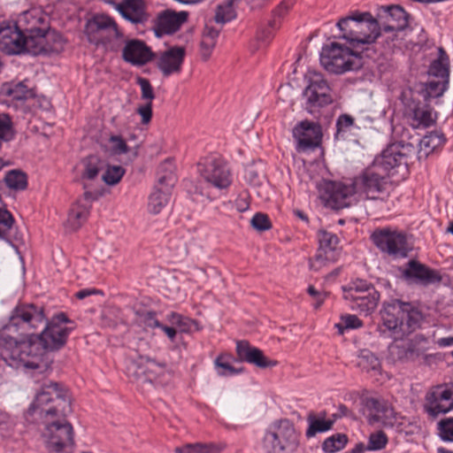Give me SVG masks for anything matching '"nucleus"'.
I'll use <instances>...</instances> for the list:
<instances>
[{"instance_id": "f257e3e1", "label": "nucleus", "mask_w": 453, "mask_h": 453, "mask_svg": "<svg viewBox=\"0 0 453 453\" xmlns=\"http://www.w3.org/2000/svg\"><path fill=\"white\" fill-rule=\"evenodd\" d=\"M72 411L68 390L58 382L44 381L26 412V418L44 426L42 437L49 453L73 452L74 430L66 419Z\"/></svg>"}, {"instance_id": "f03ea898", "label": "nucleus", "mask_w": 453, "mask_h": 453, "mask_svg": "<svg viewBox=\"0 0 453 453\" xmlns=\"http://www.w3.org/2000/svg\"><path fill=\"white\" fill-rule=\"evenodd\" d=\"M45 320L44 309L33 303L18 304L12 311L8 327L14 328L21 335H29L28 342L18 344L17 341L5 334L0 335V366H23L37 370L46 368L43 357L49 350L36 334L30 330L41 326Z\"/></svg>"}, {"instance_id": "7ed1b4c3", "label": "nucleus", "mask_w": 453, "mask_h": 453, "mask_svg": "<svg viewBox=\"0 0 453 453\" xmlns=\"http://www.w3.org/2000/svg\"><path fill=\"white\" fill-rule=\"evenodd\" d=\"M378 285L388 296L382 303L378 330L394 341L403 340L421 326L424 314L417 303L395 297V291L388 280L380 279Z\"/></svg>"}, {"instance_id": "20e7f679", "label": "nucleus", "mask_w": 453, "mask_h": 453, "mask_svg": "<svg viewBox=\"0 0 453 453\" xmlns=\"http://www.w3.org/2000/svg\"><path fill=\"white\" fill-rule=\"evenodd\" d=\"M339 38L358 50L371 51V45L380 35V27L369 12H353L349 16L341 18L337 23Z\"/></svg>"}, {"instance_id": "39448f33", "label": "nucleus", "mask_w": 453, "mask_h": 453, "mask_svg": "<svg viewBox=\"0 0 453 453\" xmlns=\"http://www.w3.org/2000/svg\"><path fill=\"white\" fill-rule=\"evenodd\" d=\"M364 58H372L368 48L366 50H358L338 42H331L322 48L320 63L327 72L342 74L362 68Z\"/></svg>"}, {"instance_id": "423d86ee", "label": "nucleus", "mask_w": 453, "mask_h": 453, "mask_svg": "<svg viewBox=\"0 0 453 453\" xmlns=\"http://www.w3.org/2000/svg\"><path fill=\"white\" fill-rule=\"evenodd\" d=\"M84 35L89 43L112 52L117 51L119 47L115 41L124 36L111 17L100 13L93 14L87 19Z\"/></svg>"}, {"instance_id": "0eeeda50", "label": "nucleus", "mask_w": 453, "mask_h": 453, "mask_svg": "<svg viewBox=\"0 0 453 453\" xmlns=\"http://www.w3.org/2000/svg\"><path fill=\"white\" fill-rule=\"evenodd\" d=\"M299 442L300 434L288 418L273 422L263 438L264 447L268 453H294Z\"/></svg>"}, {"instance_id": "6e6552de", "label": "nucleus", "mask_w": 453, "mask_h": 453, "mask_svg": "<svg viewBox=\"0 0 453 453\" xmlns=\"http://www.w3.org/2000/svg\"><path fill=\"white\" fill-rule=\"evenodd\" d=\"M357 195L365 196L367 199L376 200L388 195L391 187L388 173L372 164L352 179Z\"/></svg>"}, {"instance_id": "1a4fd4ad", "label": "nucleus", "mask_w": 453, "mask_h": 453, "mask_svg": "<svg viewBox=\"0 0 453 453\" xmlns=\"http://www.w3.org/2000/svg\"><path fill=\"white\" fill-rule=\"evenodd\" d=\"M42 326L44 328L40 334H35L36 339L42 341L49 350L62 349L69 334L76 327L74 321L69 319L64 312L54 315L50 321L45 319Z\"/></svg>"}, {"instance_id": "9d476101", "label": "nucleus", "mask_w": 453, "mask_h": 453, "mask_svg": "<svg viewBox=\"0 0 453 453\" xmlns=\"http://www.w3.org/2000/svg\"><path fill=\"white\" fill-rule=\"evenodd\" d=\"M173 170V162L170 158L159 165L157 184L149 197L148 210L150 213L158 214L168 203L172 188L177 180Z\"/></svg>"}, {"instance_id": "9b49d317", "label": "nucleus", "mask_w": 453, "mask_h": 453, "mask_svg": "<svg viewBox=\"0 0 453 453\" xmlns=\"http://www.w3.org/2000/svg\"><path fill=\"white\" fill-rule=\"evenodd\" d=\"M371 240L381 253L394 258L407 257L411 250L406 234L389 227L376 228Z\"/></svg>"}, {"instance_id": "f8f14e48", "label": "nucleus", "mask_w": 453, "mask_h": 453, "mask_svg": "<svg viewBox=\"0 0 453 453\" xmlns=\"http://www.w3.org/2000/svg\"><path fill=\"white\" fill-rule=\"evenodd\" d=\"M415 152V148L411 143L395 142L388 145L382 150L379 157H376L372 162L381 172L394 174L398 169L407 171L408 160L410 155Z\"/></svg>"}, {"instance_id": "ddd939ff", "label": "nucleus", "mask_w": 453, "mask_h": 453, "mask_svg": "<svg viewBox=\"0 0 453 453\" xmlns=\"http://www.w3.org/2000/svg\"><path fill=\"white\" fill-rule=\"evenodd\" d=\"M200 177L208 187L225 190L232 184V173L226 163L220 157L211 156L199 162Z\"/></svg>"}, {"instance_id": "4468645a", "label": "nucleus", "mask_w": 453, "mask_h": 453, "mask_svg": "<svg viewBox=\"0 0 453 453\" xmlns=\"http://www.w3.org/2000/svg\"><path fill=\"white\" fill-rule=\"evenodd\" d=\"M28 37V53L34 56L61 52L65 45L63 35L46 25L42 29L32 32Z\"/></svg>"}, {"instance_id": "2eb2a0df", "label": "nucleus", "mask_w": 453, "mask_h": 453, "mask_svg": "<svg viewBox=\"0 0 453 453\" xmlns=\"http://www.w3.org/2000/svg\"><path fill=\"white\" fill-rule=\"evenodd\" d=\"M400 279L408 285L428 287L438 284L442 276L438 270L433 269L417 259L409 260L404 265L399 266Z\"/></svg>"}, {"instance_id": "dca6fc26", "label": "nucleus", "mask_w": 453, "mask_h": 453, "mask_svg": "<svg viewBox=\"0 0 453 453\" xmlns=\"http://www.w3.org/2000/svg\"><path fill=\"white\" fill-rule=\"evenodd\" d=\"M28 37L15 21L0 22V50L7 55L28 53Z\"/></svg>"}, {"instance_id": "f3484780", "label": "nucleus", "mask_w": 453, "mask_h": 453, "mask_svg": "<svg viewBox=\"0 0 453 453\" xmlns=\"http://www.w3.org/2000/svg\"><path fill=\"white\" fill-rule=\"evenodd\" d=\"M331 88L319 73H311L309 84L303 91V96L306 98V109L311 113L315 108L324 107L333 103V97L330 94Z\"/></svg>"}, {"instance_id": "a211bd4d", "label": "nucleus", "mask_w": 453, "mask_h": 453, "mask_svg": "<svg viewBox=\"0 0 453 453\" xmlns=\"http://www.w3.org/2000/svg\"><path fill=\"white\" fill-rule=\"evenodd\" d=\"M356 194L352 181L349 185L337 181H326L321 190V198L327 206L340 210L349 207L353 201V196Z\"/></svg>"}, {"instance_id": "6ab92c4d", "label": "nucleus", "mask_w": 453, "mask_h": 453, "mask_svg": "<svg viewBox=\"0 0 453 453\" xmlns=\"http://www.w3.org/2000/svg\"><path fill=\"white\" fill-rule=\"evenodd\" d=\"M425 411L432 418L453 409V390L447 386H437L426 395Z\"/></svg>"}, {"instance_id": "aec40b11", "label": "nucleus", "mask_w": 453, "mask_h": 453, "mask_svg": "<svg viewBox=\"0 0 453 453\" xmlns=\"http://www.w3.org/2000/svg\"><path fill=\"white\" fill-rule=\"evenodd\" d=\"M293 137L297 141L298 150H314L321 142V126L310 120L301 121L293 128Z\"/></svg>"}, {"instance_id": "412c9836", "label": "nucleus", "mask_w": 453, "mask_h": 453, "mask_svg": "<svg viewBox=\"0 0 453 453\" xmlns=\"http://www.w3.org/2000/svg\"><path fill=\"white\" fill-rule=\"evenodd\" d=\"M319 249L314 256L311 267L319 270L327 262H334L336 259V250L339 238L335 234L326 230L318 232Z\"/></svg>"}, {"instance_id": "4be33fe9", "label": "nucleus", "mask_w": 453, "mask_h": 453, "mask_svg": "<svg viewBox=\"0 0 453 453\" xmlns=\"http://www.w3.org/2000/svg\"><path fill=\"white\" fill-rule=\"evenodd\" d=\"M154 53L145 42L139 39L127 40L122 50V58L133 65L142 66L152 60Z\"/></svg>"}, {"instance_id": "5701e85b", "label": "nucleus", "mask_w": 453, "mask_h": 453, "mask_svg": "<svg viewBox=\"0 0 453 453\" xmlns=\"http://www.w3.org/2000/svg\"><path fill=\"white\" fill-rule=\"evenodd\" d=\"M185 54V49L179 46L171 47L160 54L157 60V67L164 77L180 73Z\"/></svg>"}, {"instance_id": "b1692460", "label": "nucleus", "mask_w": 453, "mask_h": 453, "mask_svg": "<svg viewBox=\"0 0 453 453\" xmlns=\"http://www.w3.org/2000/svg\"><path fill=\"white\" fill-rule=\"evenodd\" d=\"M236 355L238 361L246 362L259 368L272 367L276 365V362L269 360L261 349L245 340L236 342Z\"/></svg>"}, {"instance_id": "393cba45", "label": "nucleus", "mask_w": 453, "mask_h": 453, "mask_svg": "<svg viewBox=\"0 0 453 453\" xmlns=\"http://www.w3.org/2000/svg\"><path fill=\"white\" fill-rule=\"evenodd\" d=\"M188 12H174L165 11L160 13L155 24V34L157 36L163 35H171L175 33L180 26L187 20Z\"/></svg>"}, {"instance_id": "a878e982", "label": "nucleus", "mask_w": 453, "mask_h": 453, "mask_svg": "<svg viewBox=\"0 0 453 453\" xmlns=\"http://www.w3.org/2000/svg\"><path fill=\"white\" fill-rule=\"evenodd\" d=\"M386 15L387 24L383 26L385 32L403 31L408 27L410 15L400 5L381 6Z\"/></svg>"}, {"instance_id": "bb28decb", "label": "nucleus", "mask_w": 453, "mask_h": 453, "mask_svg": "<svg viewBox=\"0 0 453 453\" xmlns=\"http://www.w3.org/2000/svg\"><path fill=\"white\" fill-rule=\"evenodd\" d=\"M380 297V295L377 289L370 288L369 292L358 296L352 295L347 300L349 302V305L352 311L368 316L376 309Z\"/></svg>"}, {"instance_id": "cd10ccee", "label": "nucleus", "mask_w": 453, "mask_h": 453, "mask_svg": "<svg viewBox=\"0 0 453 453\" xmlns=\"http://www.w3.org/2000/svg\"><path fill=\"white\" fill-rule=\"evenodd\" d=\"M16 22L26 33L27 37L32 35V32L41 30L47 25L42 12L36 8L23 12Z\"/></svg>"}, {"instance_id": "c85d7f7f", "label": "nucleus", "mask_w": 453, "mask_h": 453, "mask_svg": "<svg viewBox=\"0 0 453 453\" xmlns=\"http://www.w3.org/2000/svg\"><path fill=\"white\" fill-rule=\"evenodd\" d=\"M307 422L308 427L305 435L307 438H311L317 434L325 433L332 429L334 419H326L325 412H320L318 415L310 413L307 417Z\"/></svg>"}, {"instance_id": "c756f323", "label": "nucleus", "mask_w": 453, "mask_h": 453, "mask_svg": "<svg viewBox=\"0 0 453 453\" xmlns=\"http://www.w3.org/2000/svg\"><path fill=\"white\" fill-rule=\"evenodd\" d=\"M445 142L446 138L442 132L435 130L428 133L419 142L418 159L426 157L437 148L442 146Z\"/></svg>"}, {"instance_id": "7c9ffc66", "label": "nucleus", "mask_w": 453, "mask_h": 453, "mask_svg": "<svg viewBox=\"0 0 453 453\" xmlns=\"http://www.w3.org/2000/svg\"><path fill=\"white\" fill-rule=\"evenodd\" d=\"M91 204L83 203L78 200L73 204L68 214V224L73 230H77L88 219L90 213Z\"/></svg>"}, {"instance_id": "2f4dec72", "label": "nucleus", "mask_w": 453, "mask_h": 453, "mask_svg": "<svg viewBox=\"0 0 453 453\" xmlns=\"http://www.w3.org/2000/svg\"><path fill=\"white\" fill-rule=\"evenodd\" d=\"M236 360L230 354H220L214 360L215 369L219 376H233L242 373L243 368H235L232 365V362Z\"/></svg>"}, {"instance_id": "473e14b6", "label": "nucleus", "mask_w": 453, "mask_h": 453, "mask_svg": "<svg viewBox=\"0 0 453 453\" xmlns=\"http://www.w3.org/2000/svg\"><path fill=\"white\" fill-rule=\"evenodd\" d=\"M242 0H226L219 4L216 10L214 19L217 23L225 24L236 18L235 7Z\"/></svg>"}, {"instance_id": "72a5a7b5", "label": "nucleus", "mask_w": 453, "mask_h": 453, "mask_svg": "<svg viewBox=\"0 0 453 453\" xmlns=\"http://www.w3.org/2000/svg\"><path fill=\"white\" fill-rule=\"evenodd\" d=\"M5 186L12 190H25L27 187V175L21 170L8 171L4 178Z\"/></svg>"}, {"instance_id": "f704fd0d", "label": "nucleus", "mask_w": 453, "mask_h": 453, "mask_svg": "<svg viewBox=\"0 0 453 453\" xmlns=\"http://www.w3.org/2000/svg\"><path fill=\"white\" fill-rule=\"evenodd\" d=\"M104 167V162L98 156H88L84 161V170L81 174L82 180H95Z\"/></svg>"}, {"instance_id": "c9c22d12", "label": "nucleus", "mask_w": 453, "mask_h": 453, "mask_svg": "<svg viewBox=\"0 0 453 453\" xmlns=\"http://www.w3.org/2000/svg\"><path fill=\"white\" fill-rule=\"evenodd\" d=\"M335 127L334 139L346 140L349 133L356 127L355 119L349 114L342 113L337 118Z\"/></svg>"}, {"instance_id": "e433bc0d", "label": "nucleus", "mask_w": 453, "mask_h": 453, "mask_svg": "<svg viewBox=\"0 0 453 453\" xmlns=\"http://www.w3.org/2000/svg\"><path fill=\"white\" fill-rule=\"evenodd\" d=\"M348 436L345 434H334L323 441L321 448L325 453H336L343 449L348 443Z\"/></svg>"}, {"instance_id": "4c0bfd02", "label": "nucleus", "mask_w": 453, "mask_h": 453, "mask_svg": "<svg viewBox=\"0 0 453 453\" xmlns=\"http://www.w3.org/2000/svg\"><path fill=\"white\" fill-rule=\"evenodd\" d=\"M361 402L365 410L369 412V422L373 423L375 415L380 414L383 410L388 401L383 398H377L372 396H364Z\"/></svg>"}, {"instance_id": "58836bf2", "label": "nucleus", "mask_w": 453, "mask_h": 453, "mask_svg": "<svg viewBox=\"0 0 453 453\" xmlns=\"http://www.w3.org/2000/svg\"><path fill=\"white\" fill-rule=\"evenodd\" d=\"M218 447L213 443H187L174 449L175 453H219Z\"/></svg>"}, {"instance_id": "ea45409f", "label": "nucleus", "mask_w": 453, "mask_h": 453, "mask_svg": "<svg viewBox=\"0 0 453 453\" xmlns=\"http://www.w3.org/2000/svg\"><path fill=\"white\" fill-rule=\"evenodd\" d=\"M6 94L16 101H25L35 96L33 90L28 88L25 81L9 85Z\"/></svg>"}, {"instance_id": "a19ab883", "label": "nucleus", "mask_w": 453, "mask_h": 453, "mask_svg": "<svg viewBox=\"0 0 453 453\" xmlns=\"http://www.w3.org/2000/svg\"><path fill=\"white\" fill-rule=\"evenodd\" d=\"M357 365L363 371L377 370L380 366L379 358L370 350L363 349L357 357Z\"/></svg>"}, {"instance_id": "79ce46f5", "label": "nucleus", "mask_w": 453, "mask_h": 453, "mask_svg": "<svg viewBox=\"0 0 453 453\" xmlns=\"http://www.w3.org/2000/svg\"><path fill=\"white\" fill-rule=\"evenodd\" d=\"M14 222L12 214L7 209L0 208V240L10 242V231Z\"/></svg>"}, {"instance_id": "37998d69", "label": "nucleus", "mask_w": 453, "mask_h": 453, "mask_svg": "<svg viewBox=\"0 0 453 453\" xmlns=\"http://www.w3.org/2000/svg\"><path fill=\"white\" fill-rule=\"evenodd\" d=\"M370 288L376 289L374 286L369 283L367 280L362 279H356L355 280H352L349 283L348 290L344 288V298L347 300L349 299L352 295L358 296L365 294L370 291Z\"/></svg>"}, {"instance_id": "c03bdc74", "label": "nucleus", "mask_w": 453, "mask_h": 453, "mask_svg": "<svg viewBox=\"0 0 453 453\" xmlns=\"http://www.w3.org/2000/svg\"><path fill=\"white\" fill-rule=\"evenodd\" d=\"M396 413L388 402L380 414L375 415L373 423H380L385 427H393L396 423Z\"/></svg>"}, {"instance_id": "a18cd8bd", "label": "nucleus", "mask_w": 453, "mask_h": 453, "mask_svg": "<svg viewBox=\"0 0 453 453\" xmlns=\"http://www.w3.org/2000/svg\"><path fill=\"white\" fill-rule=\"evenodd\" d=\"M14 133L12 123L8 114H0V148L4 142H9L13 139Z\"/></svg>"}, {"instance_id": "49530a36", "label": "nucleus", "mask_w": 453, "mask_h": 453, "mask_svg": "<svg viewBox=\"0 0 453 453\" xmlns=\"http://www.w3.org/2000/svg\"><path fill=\"white\" fill-rule=\"evenodd\" d=\"M135 315L140 324L148 328H157L161 323L157 319V312L154 311H136Z\"/></svg>"}, {"instance_id": "de8ad7c7", "label": "nucleus", "mask_w": 453, "mask_h": 453, "mask_svg": "<svg viewBox=\"0 0 453 453\" xmlns=\"http://www.w3.org/2000/svg\"><path fill=\"white\" fill-rule=\"evenodd\" d=\"M388 441L387 434L383 431H378L370 434L365 449L367 450H380L387 446Z\"/></svg>"}, {"instance_id": "09e8293b", "label": "nucleus", "mask_w": 453, "mask_h": 453, "mask_svg": "<svg viewBox=\"0 0 453 453\" xmlns=\"http://www.w3.org/2000/svg\"><path fill=\"white\" fill-rule=\"evenodd\" d=\"M125 174V169L119 165L108 166L102 179L107 185H116Z\"/></svg>"}, {"instance_id": "8fccbe9b", "label": "nucleus", "mask_w": 453, "mask_h": 453, "mask_svg": "<svg viewBox=\"0 0 453 453\" xmlns=\"http://www.w3.org/2000/svg\"><path fill=\"white\" fill-rule=\"evenodd\" d=\"M294 0H283L278 7L273 11V19L269 21V25L273 28L280 27V19H282L289 9L293 6Z\"/></svg>"}, {"instance_id": "3c124183", "label": "nucleus", "mask_w": 453, "mask_h": 453, "mask_svg": "<svg viewBox=\"0 0 453 453\" xmlns=\"http://www.w3.org/2000/svg\"><path fill=\"white\" fill-rule=\"evenodd\" d=\"M136 84L141 88V98L146 102L152 103L155 98V93L150 81L143 77L136 78Z\"/></svg>"}, {"instance_id": "603ef678", "label": "nucleus", "mask_w": 453, "mask_h": 453, "mask_svg": "<svg viewBox=\"0 0 453 453\" xmlns=\"http://www.w3.org/2000/svg\"><path fill=\"white\" fill-rule=\"evenodd\" d=\"M250 224L253 228L259 232L266 231L272 228V223L267 214L257 212L251 219Z\"/></svg>"}, {"instance_id": "864d4df0", "label": "nucleus", "mask_w": 453, "mask_h": 453, "mask_svg": "<svg viewBox=\"0 0 453 453\" xmlns=\"http://www.w3.org/2000/svg\"><path fill=\"white\" fill-rule=\"evenodd\" d=\"M167 321L173 326H178L181 332H188L192 320L183 317L181 314L172 311L166 316Z\"/></svg>"}, {"instance_id": "5fc2aeb1", "label": "nucleus", "mask_w": 453, "mask_h": 453, "mask_svg": "<svg viewBox=\"0 0 453 453\" xmlns=\"http://www.w3.org/2000/svg\"><path fill=\"white\" fill-rule=\"evenodd\" d=\"M362 325V321L356 315H346L342 317V323L336 324V327L340 334H343V329L359 328Z\"/></svg>"}, {"instance_id": "6e6d98bb", "label": "nucleus", "mask_w": 453, "mask_h": 453, "mask_svg": "<svg viewBox=\"0 0 453 453\" xmlns=\"http://www.w3.org/2000/svg\"><path fill=\"white\" fill-rule=\"evenodd\" d=\"M413 116L414 119L418 120V122L425 127H430L434 123V119L432 116V111L430 109L416 107L413 110Z\"/></svg>"}, {"instance_id": "4d7b16f0", "label": "nucleus", "mask_w": 453, "mask_h": 453, "mask_svg": "<svg viewBox=\"0 0 453 453\" xmlns=\"http://www.w3.org/2000/svg\"><path fill=\"white\" fill-rule=\"evenodd\" d=\"M438 426L441 439L453 441V418L441 420Z\"/></svg>"}, {"instance_id": "13d9d810", "label": "nucleus", "mask_w": 453, "mask_h": 453, "mask_svg": "<svg viewBox=\"0 0 453 453\" xmlns=\"http://www.w3.org/2000/svg\"><path fill=\"white\" fill-rule=\"evenodd\" d=\"M123 18L133 24H142L147 20V15L143 10L119 11Z\"/></svg>"}, {"instance_id": "bf43d9fd", "label": "nucleus", "mask_w": 453, "mask_h": 453, "mask_svg": "<svg viewBox=\"0 0 453 453\" xmlns=\"http://www.w3.org/2000/svg\"><path fill=\"white\" fill-rule=\"evenodd\" d=\"M430 73L436 77L448 78L449 75V65L441 62V60H434L430 65Z\"/></svg>"}, {"instance_id": "052dcab7", "label": "nucleus", "mask_w": 453, "mask_h": 453, "mask_svg": "<svg viewBox=\"0 0 453 453\" xmlns=\"http://www.w3.org/2000/svg\"><path fill=\"white\" fill-rule=\"evenodd\" d=\"M110 142L112 143V150L115 154L121 155L129 151L126 141L119 135H111Z\"/></svg>"}, {"instance_id": "680f3d73", "label": "nucleus", "mask_w": 453, "mask_h": 453, "mask_svg": "<svg viewBox=\"0 0 453 453\" xmlns=\"http://www.w3.org/2000/svg\"><path fill=\"white\" fill-rule=\"evenodd\" d=\"M138 114L142 117V123L148 124L152 118V103L146 102L137 109Z\"/></svg>"}, {"instance_id": "e2e57ef3", "label": "nucleus", "mask_w": 453, "mask_h": 453, "mask_svg": "<svg viewBox=\"0 0 453 453\" xmlns=\"http://www.w3.org/2000/svg\"><path fill=\"white\" fill-rule=\"evenodd\" d=\"M118 10L120 11H134L142 10V0H124V2L119 5Z\"/></svg>"}, {"instance_id": "0e129e2a", "label": "nucleus", "mask_w": 453, "mask_h": 453, "mask_svg": "<svg viewBox=\"0 0 453 453\" xmlns=\"http://www.w3.org/2000/svg\"><path fill=\"white\" fill-rule=\"evenodd\" d=\"M399 358H411L415 354L413 344L408 343L406 345L397 346Z\"/></svg>"}, {"instance_id": "69168bd1", "label": "nucleus", "mask_w": 453, "mask_h": 453, "mask_svg": "<svg viewBox=\"0 0 453 453\" xmlns=\"http://www.w3.org/2000/svg\"><path fill=\"white\" fill-rule=\"evenodd\" d=\"M274 29L268 24V27L262 28L257 32V40L264 43H268L273 38V30Z\"/></svg>"}, {"instance_id": "338daca9", "label": "nucleus", "mask_w": 453, "mask_h": 453, "mask_svg": "<svg viewBox=\"0 0 453 453\" xmlns=\"http://www.w3.org/2000/svg\"><path fill=\"white\" fill-rule=\"evenodd\" d=\"M216 44V39H212V37H203L201 42V46L203 50H206V56L209 57L211 50L214 48ZM205 55V53H203Z\"/></svg>"}, {"instance_id": "774afa93", "label": "nucleus", "mask_w": 453, "mask_h": 453, "mask_svg": "<svg viewBox=\"0 0 453 453\" xmlns=\"http://www.w3.org/2000/svg\"><path fill=\"white\" fill-rule=\"evenodd\" d=\"M307 291L311 296L316 298L317 303L314 304V306L316 309H318L324 302V296L319 293L313 286H309Z\"/></svg>"}]
</instances>
